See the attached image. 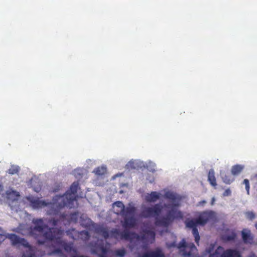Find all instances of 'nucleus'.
I'll return each mask as SVG.
<instances>
[{"instance_id": "4", "label": "nucleus", "mask_w": 257, "mask_h": 257, "mask_svg": "<svg viewBox=\"0 0 257 257\" xmlns=\"http://www.w3.org/2000/svg\"><path fill=\"white\" fill-rule=\"evenodd\" d=\"M79 187L77 182H73L68 190L63 195L60 196L57 203H53V207L60 210L64 207L71 208L74 207V202L76 201V193Z\"/></svg>"}, {"instance_id": "33", "label": "nucleus", "mask_w": 257, "mask_h": 257, "mask_svg": "<svg viewBox=\"0 0 257 257\" xmlns=\"http://www.w3.org/2000/svg\"><path fill=\"white\" fill-rule=\"evenodd\" d=\"M243 184L245 185V189L247 194H249V183L248 179H245L243 180Z\"/></svg>"}, {"instance_id": "35", "label": "nucleus", "mask_w": 257, "mask_h": 257, "mask_svg": "<svg viewBox=\"0 0 257 257\" xmlns=\"http://www.w3.org/2000/svg\"><path fill=\"white\" fill-rule=\"evenodd\" d=\"M126 167L130 169H134L136 168L135 165V162L133 161H130L128 162V163L126 165Z\"/></svg>"}, {"instance_id": "13", "label": "nucleus", "mask_w": 257, "mask_h": 257, "mask_svg": "<svg viewBox=\"0 0 257 257\" xmlns=\"http://www.w3.org/2000/svg\"><path fill=\"white\" fill-rule=\"evenodd\" d=\"M144 232H145L144 234L142 235H139L140 236V238L137 239L146 241H148L149 240H151V243H152L155 240V238L156 234L155 231L153 230L146 229L144 230Z\"/></svg>"}, {"instance_id": "9", "label": "nucleus", "mask_w": 257, "mask_h": 257, "mask_svg": "<svg viewBox=\"0 0 257 257\" xmlns=\"http://www.w3.org/2000/svg\"><path fill=\"white\" fill-rule=\"evenodd\" d=\"M78 218V212L73 213L64 212L60 214V219L63 222L66 221V223H76Z\"/></svg>"}, {"instance_id": "19", "label": "nucleus", "mask_w": 257, "mask_h": 257, "mask_svg": "<svg viewBox=\"0 0 257 257\" xmlns=\"http://www.w3.org/2000/svg\"><path fill=\"white\" fill-rule=\"evenodd\" d=\"M243 169V165L238 164L234 165L231 168V174L234 176L238 175L242 171Z\"/></svg>"}, {"instance_id": "43", "label": "nucleus", "mask_w": 257, "mask_h": 257, "mask_svg": "<svg viewBox=\"0 0 257 257\" xmlns=\"http://www.w3.org/2000/svg\"><path fill=\"white\" fill-rule=\"evenodd\" d=\"M28 257H33V256H32V255H30Z\"/></svg>"}, {"instance_id": "25", "label": "nucleus", "mask_w": 257, "mask_h": 257, "mask_svg": "<svg viewBox=\"0 0 257 257\" xmlns=\"http://www.w3.org/2000/svg\"><path fill=\"white\" fill-rule=\"evenodd\" d=\"M164 197L165 198L168 199L174 202H175L177 199V197L175 194L171 192H166L165 193Z\"/></svg>"}, {"instance_id": "21", "label": "nucleus", "mask_w": 257, "mask_h": 257, "mask_svg": "<svg viewBox=\"0 0 257 257\" xmlns=\"http://www.w3.org/2000/svg\"><path fill=\"white\" fill-rule=\"evenodd\" d=\"M96 232L103 236L105 239L108 238L109 237V233L106 228L103 227H98L96 229Z\"/></svg>"}, {"instance_id": "1", "label": "nucleus", "mask_w": 257, "mask_h": 257, "mask_svg": "<svg viewBox=\"0 0 257 257\" xmlns=\"http://www.w3.org/2000/svg\"><path fill=\"white\" fill-rule=\"evenodd\" d=\"M179 206L178 203L166 205V208H171L169 210L166 216L159 217L162 210V207L159 204H156L153 207H147L141 212V215L144 218L155 217V224L157 226L168 228L175 219H180L183 217L182 212L178 210L176 208Z\"/></svg>"}, {"instance_id": "28", "label": "nucleus", "mask_w": 257, "mask_h": 257, "mask_svg": "<svg viewBox=\"0 0 257 257\" xmlns=\"http://www.w3.org/2000/svg\"><path fill=\"white\" fill-rule=\"evenodd\" d=\"M126 254V250L124 248L118 249L114 251V254L119 257H123Z\"/></svg>"}, {"instance_id": "39", "label": "nucleus", "mask_w": 257, "mask_h": 257, "mask_svg": "<svg viewBox=\"0 0 257 257\" xmlns=\"http://www.w3.org/2000/svg\"><path fill=\"white\" fill-rule=\"evenodd\" d=\"M214 201H215V198L214 197H213L212 198V200H211V205H213L214 204Z\"/></svg>"}, {"instance_id": "37", "label": "nucleus", "mask_w": 257, "mask_h": 257, "mask_svg": "<svg viewBox=\"0 0 257 257\" xmlns=\"http://www.w3.org/2000/svg\"><path fill=\"white\" fill-rule=\"evenodd\" d=\"M231 195V191L229 189H226L223 193L224 196H228Z\"/></svg>"}, {"instance_id": "20", "label": "nucleus", "mask_w": 257, "mask_h": 257, "mask_svg": "<svg viewBox=\"0 0 257 257\" xmlns=\"http://www.w3.org/2000/svg\"><path fill=\"white\" fill-rule=\"evenodd\" d=\"M214 174L213 170H209L208 174V180L212 186L215 187L217 185V183Z\"/></svg>"}, {"instance_id": "34", "label": "nucleus", "mask_w": 257, "mask_h": 257, "mask_svg": "<svg viewBox=\"0 0 257 257\" xmlns=\"http://www.w3.org/2000/svg\"><path fill=\"white\" fill-rule=\"evenodd\" d=\"M60 220V218H59V219H55V218H52L49 220L48 222L50 224H51L53 226H56V225H57L58 223ZM61 221H62V220H61Z\"/></svg>"}, {"instance_id": "30", "label": "nucleus", "mask_w": 257, "mask_h": 257, "mask_svg": "<svg viewBox=\"0 0 257 257\" xmlns=\"http://www.w3.org/2000/svg\"><path fill=\"white\" fill-rule=\"evenodd\" d=\"M222 178L223 181L226 184H229L233 181V179H231L230 178V177L226 175L222 176Z\"/></svg>"}, {"instance_id": "24", "label": "nucleus", "mask_w": 257, "mask_h": 257, "mask_svg": "<svg viewBox=\"0 0 257 257\" xmlns=\"http://www.w3.org/2000/svg\"><path fill=\"white\" fill-rule=\"evenodd\" d=\"M79 237L83 241H87L90 237V234L88 231L83 230L79 233Z\"/></svg>"}, {"instance_id": "6", "label": "nucleus", "mask_w": 257, "mask_h": 257, "mask_svg": "<svg viewBox=\"0 0 257 257\" xmlns=\"http://www.w3.org/2000/svg\"><path fill=\"white\" fill-rule=\"evenodd\" d=\"M110 236L116 239H124L132 241L135 239H139V235L134 232H130L127 230H124L120 232L118 229L114 228L110 232Z\"/></svg>"}, {"instance_id": "5", "label": "nucleus", "mask_w": 257, "mask_h": 257, "mask_svg": "<svg viewBox=\"0 0 257 257\" xmlns=\"http://www.w3.org/2000/svg\"><path fill=\"white\" fill-rule=\"evenodd\" d=\"M214 249V244H210V246L206 248V251L209 254V257H241L240 252L235 249H224L221 246H219L214 252L211 253Z\"/></svg>"}, {"instance_id": "42", "label": "nucleus", "mask_w": 257, "mask_h": 257, "mask_svg": "<svg viewBox=\"0 0 257 257\" xmlns=\"http://www.w3.org/2000/svg\"><path fill=\"white\" fill-rule=\"evenodd\" d=\"M256 229L257 230V222L254 225Z\"/></svg>"}, {"instance_id": "31", "label": "nucleus", "mask_w": 257, "mask_h": 257, "mask_svg": "<svg viewBox=\"0 0 257 257\" xmlns=\"http://www.w3.org/2000/svg\"><path fill=\"white\" fill-rule=\"evenodd\" d=\"M55 254H58L60 256H61L63 255V253L62 249H61L60 248H56V249H55L54 250H53L52 251V252L49 253V255Z\"/></svg>"}, {"instance_id": "17", "label": "nucleus", "mask_w": 257, "mask_h": 257, "mask_svg": "<svg viewBox=\"0 0 257 257\" xmlns=\"http://www.w3.org/2000/svg\"><path fill=\"white\" fill-rule=\"evenodd\" d=\"M160 194L156 191H153L147 194L146 196V200L148 202H154L160 198Z\"/></svg>"}, {"instance_id": "3", "label": "nucleus", "mask_w": 257, "mask_h": 257, "mask_svg": "<svg viewBox=\"0 0 257 257\" xmlns=\"http://www.w3.org/2000/svg\"><path fill=\"white\" fill-rule=\"evenodd\" d=\"M114 212L117 215H120L123 219L122 226L125 228L134 227L137 224V219L135 217L136 211L134 206H131L125 208L124 204L120 201L113 204Z\"/></svg>"}, {"instance_id": "32", "label": "nucleus", "mask_w": 257, "mask_h": 257, "mask_svg": "<svg viewBox=\"0 0 257 257\" xmlns=\"http://www.w3.org/2000/svg\"><path fill=\"white\" fill-rule=\"evenodd\" d=\"M245 215L247 218L251 220L255 218V214L252 211L246 212Z\"/></svg>"}, {"instance_id": "29", "label": "nucleus", "mask_w": 257, "mask_h": 257, "mask_svg": "<svg viewBox=\"0 0 257 257\" xmlns=\"http://www.w3.org/2000/svg\"><path fill=\"white\" fill-rule=\"evenodd\" d=\"M19 244H21L23 246L29 248H31V246L30 245L28 241L23 238H21Z\"/></svg>"}, {"instance_id": "7", "label": "nucleus", "mask_w": 257, "mask_h": 257, "mask_svg": "<svg viewBox=\"0 0 257 257\" xmlns=\"http://www.w3.org/2000/svg\"><path fill=\"white\" fill-rule=\"evenodd\" d=\"M177 247L182 252V255L185 257L193 256L197 250L193 243L187 244L184 239L178 243Z\"/></svg>"}, {"instance_id": "36", "label": "nucleus", "mask_w": 257, "mask_h": 257, "mask_svg": "<svg viewBox=\"0 0 257 257\" xmlns=\"http://www.w3.org/2000/svg\"><path fill=\"white\" fill-rule=\"evenodd\" d=\"M5 239L4 231L0 227V243H1Z\"/></svg>"}, {"instance_id": "41", "label": "nucleus", "mask_w": 257, "mask_h": 257, "mask_svg": "<svg viewBox=\"0 0 257 257\" xmlns=\"http://www.w3.org/2000/svg\"><path fill=\"white\" fill-rule=\"evenodd\" d=\"M53 213H54V214H58V212H57V211H56V210H55V211H54V212H53Z\"/></svg>"}, {"instance_id": "26", "label": "nucleus", "mask_w": 257, "mask_h": 257, "mask_svg": "<svg viewBox=\"0 0 257 257\" xmlns=\"http://www.w3.org/2000/svg\"><path fill=\"white\" fill-rule=\"evenodd\" d=\"M236 237V233L234 232H232L230 234L223 235L222 236V239L225 241H232L235 239Z\"/></svg>"}, {"instance_id": "16", "label": "nucleus", "mask_w": 257, "mask_h": 257, "mask_svg": "<svg viewBox=\"0 0 257 257\" xmlns=\"http://www.w3.org/2000/svg\"><path fill=\"white\" fill-rule=\"evenodd\" d=\"M141 257H165L164 253L160 249L154 251L144 253Z\"/></svg>"}, {"instance_id": "44", "label": "nucleus", "mask_w": 257, "mask_h": 257, "mask_svg": "<svg viewBox=\"0 0 257 257\" xmlns=\"http://www.w3.org/2000/svg\"><path fill=\"white\" fill-rule=\"evenodd\" d=\"M255 176L257 178V175H255Z\"/></svg>"}, {"instance_id": "11", "label": "nucleus", "mask_w": 257, "mask_h": 257, "mask_svg": "<svg viewBox=\"0 0 257 257\" xmlns=\"http://www.w3.org/2000/svg\"><path fill=\"white\" fill-rule=\"evenodd\" d=\"M108 250L109 248L105 246L102 242L96 243L93 249V252L99 257H106Z\"/></svg>"}, {"instance_id": "10", "label": "nucleus", "mask_w": 257, "mask_h": 257, "mask_svg": "<svg viewBox=\"0 0 257 257\" xmlns=\"http://www.w3.org/2000/svg\"><path fill=\"white\" fill-rule=\"evenodd\" d=\"M185 224L187 227L192 229V234L195 238V241L197 244H198L200 240V235L197 228V226L199 224L195 222L194 219L186 220Z\"/></svg>"}, {"instance_id": "8", "label": "nucleus", "mask_w": 257, "mask_h": 257, "mask_svg": "<svg viewBox=\"0 0 257 257\" xmlns=\"http://www.w3.org/2000/svg\"><path fill=\"white\" fill-rule=\"evenodd\" d=\"M215 217V213L212 210L204 211L200 213L198 217L194 219L195 222L202 226L206 224L209 221Z\"/></svg>"}, {"instance_id": "15", "label": "nucleus", "mask_w": 257, "mask_h": 257, "mask_svg": "<svg viewBox=\"0 0 257 257\" xmlns=\"http://www.w3.org/2000/svg\"><path fill=\"white\" fill-rule=\"evenodd\" d=\"M28 200L33 208L36 209L42 208L48 204V203L46 202L45 201L40 200L38 198H29Z\"/></svg>"}, {"instance_id": "38", "label": "nucleus", "mask_w": 257, "mask_h": 257, "mask_svg": "<svg viewBox=\"0 0 257 257\" xmlns=\"http://www.w3.org/2000/svg\"><path fill=\"white\" fill-rule=\"evenodd\" d=\"M206 203V201L205 200H202V201L199 202L198 205H203Z\"/></svg>"}, {"instance_id": "27", "label": "nucleus", "mask_w": 257, "mask_h": 257, "mask_svg": "<svg viewBox=\"0 0 257 257\" xmlns=\"http://www.w3.org/2000/svg\"><path fill=\"white\" fill-rule=\"evenodd\" d=\"M20 167L18 166L12 165L11 168L8 170V173L11 175L18 174L20 171Z\"/></svg>"}, {"instance_id": "18", "label": "nucleus", "mask_w": 257, "mask_h": 257, "mask_svg": "<svg viewBox=\"0 0 257 257\" xmlns=\"http://www.w3.org/2000/svg\"><path fill=\"white\" fill-rule=\"evenodd\" d=\"M7 198L8 200L12 202L18 200L20 196L19 193L14 190H8L6 192Z\"/></svg>"}, {"instance_id": "40", "label": "nucleus", "mask_w": 257, "mask_h": 257, "mask_svg": "<svg viewBox=\"0 0 257 257\" xmlns=\"http://www.w3.org/2000/svg\"><path fill=\"white\" fill-rule=\"evenodd\" d=\"M3 189V186L2 184H0V193L1 192V191H2Z\"/></svg>"}, {"instance_id": "23", "label": "nucleus", "mask_w": 257, "mask_h": 257, "mask_svg": "<svg viewBox=\"0 0 257 257\" xmlns=\"http://www.w3.org/2000/svg\"><path fill=\"white\" fill-rule=\"evenodd\" d=\"M106 167L101 166L96 168L93 172L96 175L102 176L106 173Z\"/></svg>"}, {"instance_id": "14", "label": "nucleus", "mask_w": 257, "mask_h": 257, "mask_svg": "<svg viewBox=\"0 0 257 257\" xmlns=\"http://www.w3.org/2000/svg\"><path fill=\"white\" fill-rule=\"evenodd\" d=\"M241 236L243 242L246 244H251L253 240V236L250 230L243 229L241 231Z\"/></svg>"}, {"instance_id": "12", "label": "nucleus", "mask_w": 257, "mask_h": 257, "mask_svg": "<svg viewBox=\"0 0 257 257\" xmlns=\"http://www.w3.org/2000/svg\"><path fill=\"white\" fill-rule=\"evenodd\" d=\"M57 243L62 246L66 252L68 253L72 252L75 254L77 253V249L73 247L72 244L66 242L61 238H57Z\"/></svg>"}, {"instance_id": "2", "label": "nucleus", "mask_w": 257, "mask_h": 257, "mask_svg": "<svg viewBox=\"0 0 257 257\" xmlns=\"http://www.w3.org/2000/svg\"><path fill=\"white\" fill-rule=\"evenodd\" d=\"M33 223L35 226L33 227H31L30 231V233L33 235L36 234L37 232L42 233L44 229H47V231L44 232L43 234L44 239H37V243L39 244H44L47 240H55L56 242H57V238H60L57 236L62 234V230L59 228L49 227L47 224L44 223V220L42 218L34 219Z\"/></svg>"}, {"instance_id": "22", "label": "nucleus", "mask_w": 257, "mask_h": 257, "mask_svg": "<svg viewBox=\"0 0 257 257\" xmlns=\"http://www.w3.org/2000/svg\"><path fill=\"white\" fill-rule=\"evenodd\" d=\"M7 237L11 240L12 242V244L16 245L19 244L21 237H19L15 234H8Z\"/></svg>"}]
</instances>
